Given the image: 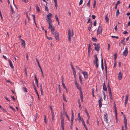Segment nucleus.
Listing matches in <instances>:
<instances>
[{
  "mask_svg": "<svg viewBox=\"0 0 130 130\" xmlns=\"http://www.w3.org/2000/svg\"><path fill=\"white\" fill-rule=\"evenodd\" d=\"M102 26L100 24H99L97 31V34L100 35L101 36H102Z\"/></svg>",
  "mask_w": 130,
  "mask_h": 130,
  "instance_id": "nucleus-1",
  "label": "nucleus"
},
{
  "mask_svg": "<svg viewBox=\"0 0 130 130\" xmlns=\"http://www.w3.org/2000/svg\"><path fill=\"white\" fill-rule=\"evenodd\" d=\"M93 44L95 46V50L97 51H99L100 48L99 44H97L95 43H93Z\"/></svg>",
  "mask_w": 130,
  "mask_h": 130,
  "instance_id": "nucleus-2",
  "label": "nucleus"
},
{
  "mask_svg": "<svg viewBox=\"0 0 130 130\" xmlns=\"http://www.w3.org/2000/svg\"><path fill=\"white\" fill-rule=\"evenodd\" d=\"M128 48L127 47H125V50L123 52L122 54L123 56H125V57H126L128 55Z\"/></svg>",
  "mask_w": 130,
  "mask_h": 130,
  "instance_id": "nucleus-3",
  "label": "nucleus"
},
{
  "mask_svg": "<svg viewBox=\"0 0 130 130\" xmlns=\"http://www.w3.org/2000/svg\"><path fill=\"white\" fill-rule=\"evenodd\" d=\"M52 16V14L51 13H49L47 15V19H46V20L47 21V22L52 21L51 20V18Z\"/></svg>",
  "mask_w": 130,
  "mask_h": 130,
  "instance_id": "nucleus-4",
  "label": "nucleus"
},
{
  "mask_svg": "<svg viewBox=\"0 0 130 130\" xmlns=\"http://www.w3.org/2000/svg\"><path fill=\"white\" fill-rule=\"evenodd\" d=\"M104 120L107 123H108V116L107 113L104 114Z\"/></svg>",
  "mask_w": 130,
  "mask_h": 130,
  "instance_id": "nucleus-5",
  "label": "nucleus"
},
{
  "mask_svg": "<svg viewBox=\"0 0 130 130\" xmlns=\"http://www.w3.org/2000/svg\"><path fill=\"white\" fill-rule=\"evenodd\" d=\"M53 34L54 35L56 40H59V34L56 31Z\"/></svg>",
  "mask_w": 130,
  "mask_h": 130,
  "instance_id": "nucleus-6",
  "label": "nucleus"
},
{
  "mask_svg": "<svg viewBox=\"0 0 130 130\" xmlns=\"http://www.w3.org/2000/svg\"><path fill=\"white\" fill-rule=\"evenodd\" d=\"M82 73L83 74L85 79H87L88 77V73L86 71L85 72H82Z\"/></svg>",
  "mask_w": 130,
  "mask_h": 130,
  "instance_id": "nucleus-7",
  "label": "nucleus"
},
{
  "mask_svg": "<svg viewBox=\"0 0 130 130\" xmlns=\"http://www.w3.org/2000/svg\"><path fill=\"white\" fill-rule=\"evenodd\" d=\"M128 95L127 94L126 96V99L124 102L125 107H126V104L127 103L128 101Z\"/></svg>",
  "mask_w": 130,
  "mask_h": 130,
  "instance_id": "nucleus-8",
  "label": "nucleus"
},
{
  "mask_svg": "<svg viewBox=\"0 0 130 130\" xmlns=\"http://www.w3.org/2000/svg\"><path fill=\"white\" fill-rule=\"evenodd\" d=\"M102 98H101L98 101L99 104V107L100 108L101 107L102 105Z\"/></svg>",
  "mask_w": 130,
  "mask_h": 130,
  "instance_id": "nucleus-9",
  "label": "nucleus"
},
{
  "mask_svg": "<svg viewBox=\"0 0 130 130\" xmlns=\"http://www.w3.org/2000/svg\"><path fill=\"white\" fill-rule=\"evenodd\" d=\"M20 40L22 41L21 45L22 47L25 48V41L22 39H21Z\"/></svg>",
  "mask_w": 130,
  "mask_h": 130,
  "instance_id": "nucleus-10",
  "label": "nucleus"
},
{
  "mask_svg": "<svg viewBox=\"0 0 130 130\" xmlns=\"http://www.w3.org/2000/svg\"><path fill=\"white\" fill-rule=\"evenodd\" d=\"M68 36H73V32L72 30V32H71V30L70 29H68Z\"/></svg>",
  "mask_w": 130,
  "mask_h": 130,
  "instance_id": "nucleus-11",
  "label": "nucleus"
},
{
  "mask_svg": "<svg viewBox=\"0 0 130 130\" xmlns=\"http://www.w3.org/2000/svg\"><path fill=\"white\" fill-rule=\"evenodd\" d=\"M118 78L120 80H121L122 79V74L120 71L118 73Z\"/></svg>",
  "mask_w": 130,
  "mask_h": 130,
  "instance_id": "nucleus-12",
  "label": "nucleus"
},
{
  "mask_svg": "<svg viewBox=\"0 0 130 130\" xmlns=\"http://www.w3.org/2000/svg\"><path fill=\"white\" fill-rule=\"evenodd\" d=\"M74 82H75V85L76 86L77 89H78L80 90L81 88L79 86V85L78 84V83H77L76 80H75Z\"/></svg>",
  "mask_w": 130,
  "mask_h": 130,
  "instance_id": "nucleus-13",
  "label": "nucleus"
},
{
  "mask_svg": "<svg viewBox=\"0 0 130 130\" xmlns=\"http://www.w3.org/2000/svg\"><path fill=\"white\" fill-rule=\"evenodd\" d=\"M94 57L95 58V60L94 61V62H95V64L96 63H98V58L97 57V55H95L94 56Z\"/></svg>",
  "mask_w": 130,
  "mask_h": 130,
  "instance_id": "nucleus-14",
  "label": "nucleus"
},
{
  "mask_svg": "<svg viewBox=\"0 0 130 130\" xmlns=\"http://www.w3.org/2000/svg\"><path fill=\"white\" fill-rule=\"evenodd\" d=\"M49 24V26L48 27V29H50V28H52L53 27V24L52 23V21H50V22H47Z\"/></svg>",
  "mask_w": 130,
  "mask_h": 130,
  "instance_id": "nucleus-15",
  "label": "nucleus"
},
{
  "mask_svg": "<svg viewBox=\"0 0 130 130\" xmlns=\"http://www.w3.org/2000/svg\"><path fill=\"white\" fill-rule=\"evenodd\" d=\"M91 45L90 44H88V52L89 53H90V52H91Z\"/></svg>",
  "mask_w": 130,
  "mask_h": 130,
  "instance_id": "nucleus-16",
  "label": "nucleus"
},
{
  "mask_svg": "<svg viewBox=\"0 0 130 130\" xmlns=\"http://www.w3.org/2000/svg\"><path fill=\"white\" fill-rule=\"evenodd\" d=\"M103 90L105 91H107V89L105 83H104L103 85Z\"/></svg>",
  "mask_w": 130,
  "mask_h": 130,
  "instance_id": "nucleus-17",
  "label": "nucleus"
},
{
  "mask_svg": "<svg viewBox=\"0 0 130 130\" xmlns=\"http://www.w3.org/2000/svg\"><path fill=\"white\" fill-rule=\"evenodd\" d=\"M9 65L10 67L12 68H14V67L13 66L12 62L11 60H9Z\"/></svg>",
  "mask_w": 130,
  "mask_h": 130,
  "instance_id": "nucleus-18",
  "label": "nucleus"
},
{
  "mask_svg": "<svg viewBox=\"0 0 130 130\" xmlns=\"http://www.w3.org/2000/svg\"><path fill=\"white\" fill-rule=\"evenodd\" d=\"M72 112V115H71V121H73V119H74V113L73 112V110H71Z\"/></svg>",
  "mask_w": 130,
  "mask_h": 130,
  "instance_id": "nucleus-19",
  "label": "nucleus"
},
{
  "mask_svg": "<svg viewBox=\"0 0 130 130\" xmlns=\"http://www.w3.org/2000/svg\"><path fill=\"white\" fill-rule=\"evenodd\" d=\"M54 1L55 3V7L56 9H57L58 6L57 0H54Z\"/></svg>",
  "mask_w": 130,
  "mask_h": 130,
  "instance_id": "nucleus-20",
  "label": "nucleus"
},
{
  "mask_svg": "<svg viewBox=\"0 0 130 130\" xmlns=\"http://www.w3.org/2000/svg\"><path fill=\"white\" fill-rule=\"evenodd\" d=\"M109 93L110 98L112 100H113L111 91L109 92Z\"/></svg>",
  "mask_w": 130,
  "mask_h": 130,
  "instance_id": "nucleus-21",
  "label": "nucleus"
},
{
  "mask_svg": "<svg viewBox=\"0 0 130 130\" xmlns=\"http://www.w3.org/2000/svg\"><path fill=\"white\" fill-rule=\"evenodd\" d=\"M10 9H11L10 13L11 14H13L14 13L13 10L12 8V6L11 5H10Z\"/></svg>",
  "mask_w": 130,
  "mask_h": 130,
  "instance_id": "nucleus-22",
  "label": "nucleus"
},
{
  "mask_svg": "<svg viewBox=\"0 0 130 130\" xmlns=\"http://www.w3.org/2000/svg\"><path fill=\"white\" fill-rule=\"evenodd\" d=\"M50 29L51 30V32L52 34L54 33V31L55 29V27H53L51 28H50Z\"/></svg>",
  "mask_w": 130,
  "mask_h": 130,
  "instance_id": "nucleus-23",
  "label": "nucleus"
},
{
  "mask_svg": "<svg viewBox=\"0 0 130 130\" xmlns=\"http://www.w3.org/2000/svg\"><path fill=\"white\" fill-rule=\"evenodd\" d=\"M103 59L102 58L101 59V68L102 70H103L104 69V67L103 66Z\"/></svg>",
  "mask_w": 130,
  "mask_h": 130,
  "instance_id": "nucleus-24",
  "label": "nucleus"
},
{
  "mask_svg": "<svg viewBox=\"0 0 130 130\" xmlns=\"http://www.w3.org/2000/svg\"><path fill=\"white\" fill-rule=\"evenodd\" d=\"M92 22H91V23H90V24L89 27H88V29L89 31H90L91 28V27H92Z\"/></svg>",
  "mask_w": 130,
  "mask_h": 130,
  "instance_id": "nucleus-25",
  "label": "nucleus"
},
{
  "mask_svg": "<svg viewBox=\"0 0 130 130\" xmlns=\"http://www.w3.org/2000/svg\"><path fill=\"white\" fill-rule=\"evenodd\" d=\"M105 19L106 20V22H108L109 20V18L107 17V14L105 17Z\"/></svg>",
  "mask_w": 130,
  "mask_h": 130,
  "instance_id": "nucleus-26",
  "label": "nucleus"
},
{
  "mask_svg": "<svg viewBox=\"0 0 130 130\" xmlns=\"http://www.w3.org/2000/svg\"><path fill=\"white\" fill-rule=\"evenodd\" d=\"M107 88L109 91V92L111 91V88L110 87V85L109 83L107 85Z\"/></svg>",
  "mask_w": 130,
  "mask_h": 130,
  "instance_id": "nucleus-27",
  "label": "nucleus"
},
{
  "mask_svg": "<svg viewBox=\"0 0 130 130\" xmlns=\"http://www.w3.org/2000/svg\"><path fill=\"white\" fill-rule=\"evenodd\" d=\"M79 79L80 80V83L82 84V78H81V76L80 74H79Z\"/></svg>",
  "mask_w": 130,
  "mask_h": 130,
  "instance_id": "nucleus-28",
  "label": "nucleus"
},
{
  "mask_svg": "<svg viewBox=\"0 0 130 130\" xmlns=\"http://www.w3.org/2000/svg\"><path fill=\"white\" fill-rule=\"evenodd\" d=\"M61 126L62 127V128H64V122H61Z\"/></svg>",
  "mask_w": 130,
  "mask_h": 130,
  "instance_id": "nucleus-29",
  "label": "nucleus"
},
{
  "mask_svg": "<svg viewBox=\"0 0 130 130\" xmlns=\"http://www.w3.org/2000/svg\"><path fill=\"white\" fill-rule=\"evenodd\" d=\"M36 10L37 11L38 13H39L40 12V9L39 7L37 6L36 7Z\"/></svg>",
  "mask_w": 130,
  "mask_h": 130,
  "instance_id": "nucleus-30",
  "label": "nucleus"
},
{
  "mask_svg": "<svg viewBox=\"0 0 130 130\" xmlns=\"http://www.w3.org/2000/svg\"><path fill=\"white\" fill-rule=\"evenodd\" d=\"M120 14L119 11V9L117 10L116 11V16L117 17Z\"/></svg>",
  "mask_w": 130,
  "mask_h": 130,
  "instance_id": "nucleus-31",
  "label": "nucleus"
},
{
  "mask_svg": "<svg viewBox=\"0 0 130 130\" xmlns=\"http://www.w3.org/2000/svg\"><path fill=\"white\" fill-rule=\"evenodd\" d=\"M73 121H71V126L70 128L71 129H72V126L73 124Z\"/></svg>",
  "mask_w": 130,
  "mask_h": 130,
  "instance_id": "nucleus-32",
  "label": "nucleus"
},
{
  "mask_svg": "<svg viewBox=\"0 0 130 130\" xmlns=\"http://www.w3.org/2000/svg\"><path fill=\"white\" fill-rule=\"evenodd\" d=\"M90 0H89L87 4V5L88 7L89 8L90 7Z\"/></svg>",
  "mask_w": 130,
  "mask_h": 130,
  "instance_id": "nucleus-33",
  "label": "nucleus"
},
{
  "mask_svg": "<svg viewBox=\"0 0 130 130\" xmlns=\"http://www.w3.org/2000/svg\"><path fill=\"white\" fill-rule=\"evenodd\" d=\"M124 124H127V119H126V118L125 117H124Z\"/></svg>",
  "mask_w": 130,
  "mask_h": 130,
  "instance_id": "nucleus-34",
  "label": "nucleus"
},
{
  "mask_svg": "<svg viewBox=\"0 0 130 130\" xmlns=\"http://www.w3.org/2000/svg\"><path fill=\"white\" fill-rule=\"evenodd\" d=\"M78 120L79 122H80L81 121L82 122L83 121V118L80 117V118H78Z\"/></svg>",
  "mask_w": 130,
  "mask_h": 130,
  "instance_id": "nucleus-35",
  "label": "nucleus"
},
{
  "mask_svg": "<svg viewBox=\"0 0 130 130\" xmlns=\"http://www.w3.org/2000/svg\"><path fill=\"white\" fill-rule=\"evenodd\" d=\"M92 40L93 41L96 42L97 41V39L95 38L92 37Z\"/></svg>",
  "mask_w": 130,
  "mask_h": 130,
  "instance_id": "nucleus-36",
  "label": "nucleus"
},
{
  "mask_svg": "<svg viewBox=\"0 0 130 130\" xmlns=\"http://www.w3.org/2000/svg\"><path fill=\"white\" fill-rule=\"evenodd\" d=\"M78 103L79 105V107L80 108V109L81 108V104H80V100L79 99L78 100Z\"/></svg>",
  "mask_w": 130,
  "mask_h": 130,
  "instance_id": "nucleus-37",
  "label": "nucleus"
},
{
  "mask_svg": "<svg viewBox=\"0 0 130 130\" xmlns=\"http://www.w3.org/2000/svg\"><path fill=\"white\" fill-rule=\"evenodd\" d=\"M23 89L24 90V91L25 92H27V89L25 87H23Z\"/></svg>",
  "mask_w": 130,
  "mask_h": 130,
  "instance_id": "nucleus-38",
  "label": "nucleus"
},
{
  "mask_svg": "<svg viewBox=\"0 0 130 130\" xmlns=\"http://www.w3.org/2000/svg\"><path fill=\"white\" fill-rule=\"evenodd\" d=\"M55 18L56 19V21H58L59 20V19H58V17L57 16V15H56V14L55 15Z\"/></svg>",
  "mask_w": 130,
  "mask_h": 130,
  "instance_id": "nucleus-39",
  "label": "nucleus"
},
{
  "mask_svg": "<svg viewBox=\"0 0 130 130\" xmlns=\"http://www.w3.org/2000/svg\"><path fill=\"white\" fill-rule=\"evenodd\" d=\"M114 58L115 59V60L117 58V54L116 53H115L114 54Z\"/></svg>",
  "mask_w": 130,
  "mask_h": 130,
  "instance_id": "nucleus-40",
  "label": "nucleus"
},
{
  "mask_svg": "<svg viewBox=\"0 0 130 130\" xmlns=\"http://www.w3.org/2000/svg\"><path fill=\"white\" fill-rule=\"evenodd\" d=\"M125 126V130H127V124H124Z\"/></svg>",
  "mask_w": 130,
  "mask_h": 130,
  "instance_id": "nucleus-41",
  "label": "nucleus"
},
{
  "mask_svg": "<svg viewBox=\"0 0 130 130\" xmlns=\"http://www.w3.org/2000/svg\"><path fill=\"white\" fill-rule=\"evenodd\" d=\"M9 107H10V108L11 109L13 110V111H15V109L12 106H9Z\"/></svg>",
  "mask_w": 130,
  "mask_h": 130,
  "instance_id": "nucleus-42",
  "label": "nucleus"
},
{
  "mask_svg": "<svg viewBox=\"0 0 130 130\" xmlns=\"http://www.w3.org/2000/svg\"><path fill=\"white\" fill-rule=\"evenodd\" d=\"M82 124L84 125V127H85L86 126V125H85V122L84 121H82Z\"/></svg>",
  "mask_w": 130,
  "mask_h": 130,
  "instance_id": "nucleus-43",
  "label": "nucleus"
},
{
  "mask_svg": "<svg viewBox=\"0 0 130 130\" xmlns=\"http://www.w3.org/2000/svg\"><path fill=\"white\" fill-rule=\"evenodd\" d=\"M121 43L122 44H124L125 45L126 44L125 43L124 41V40H122L121 41Z\"/></svg>",
  "mask_w": 130,
  "mask_h": 130,
  "instance_id": "nucleus-44",
  "label": "nucleus"
},
{
  "mask_svg": "<svg viewBox=\"0 0 130 130\" xmlns=\"http://www.w3.org/2000/svg\"><path fill=\"white\" fill-rule=\"evenodd\" d=\"M45 11H48V8L47 6H45Z\"/></svg>",
  "mask_w": 130,
  "mask_h": 130,
  "instance_id": "nucleus-45",
  "label": "nucleus"
},
{
  "mask_svg": "<svg viewBox=\"0 0 130 130\" xmlns=\"http://www.w3.org/2000/svg\"><path fill=\"white\" fill-rule=\"evenodd\" d=\"M95 5H96V1L95 0L94 1V3L93 4V8H95Z\"/></svg>",
  "mask_w": 130,
  "mask_h": 130,
  "instance_id": "nucleus-46",
  "label": "nucleus"
},
{
  "mask_svg": "<svg viewBox=\"0 0 130 130\" xmlns=\"http://www.w3.org/2000/svg\"><path fill=\"white\" fill-rule=\"evenodd\" d=\"M66 117L68 119V120H70L69 118V117L68 115H67V114L66 113Z\"/></svg>",
  "mask_w": 130,
  "mask_h": 130,
  "instance_id": "nucleus-47",
  "label": "nucleus"
},
{
  "mask_svg": "<svg viewBox=\"0 0 130 130\" xmlns=\"http://www.w3.org/2000/svg\"><path fill=\"white\" fill-rule=\"evenodd\" d=\"M96 20H95L94 22L93 23V25L94 26H96Z\"/></svg>",
  "mask_w": 130,
  "mask_h": 130,
  "instance_id": "nucleus-48",
  "label": "nucleus"
},
{
  "mask_svg": "<svg viewBox=\"0 0 130 130\" xmlns=\"http://www.w3.org/2000/svg\"><path fill=\"white\" fill-rule=\"evenodd\" d=\"M61 122H64V119L63 117L61 118Z\"/></svg>",
  "mask_w": 130,
  "mask_h": 130,
  "instance_id": "nucleus-49",
  "label": "nucleus"
},
{
  "mask_svg": "<svg viewBox=\"0 0 130 130\" xmlns=\"http://www.w3.org/2000/svg\"><path fill=\"white\" fill-rule=\"evenodd\" d=\"M36 92L37 95V96H38V98L39 99V100L40 98H39V95L38 94V92L37 91V90H36Z\"/></svg>",
  "mask_w": 130,
  "mask_h": 130,
  "instance_id": "nucleus-50",
  "label": "nucleus"
},
{
  "mask_svg": "<svg viewBox=\"0 0 130 130\" xmlns=\"http://www.w3.org/2000/svg\"><path fill=\"white\" fill-rule=\"evenodd\" d=\"M83 2V0H80V1L79 3V5H80Z\"/></svg>",
  "mask_w": 130,
  "mask_h": 130,
  "instance_id": "nucleus-51",
  "label": "nucleus"
},
{
  "mask_svg": "<svg viewBox=\"0 0 130 130\" xmlns=\"http://www.w3.org/2000/svg\"><path fill=\"white\" fill-rule=\"evenodd\" d=\"M47 38L49 40H52V37H47Z\"/></svg>",
  "mask_w": 130,
  "mask_h": 130,
  "instance_id": "nucleus-52",
  "label": "nucleus"
},
{
  "mask_svg": "<svg viewBox=\"0 0 130 130\" xmlns=\"http://www.w3.org/2000/svg\"><path fill=\"white\" fill-rule=\"evenodd\" d=\"M111 36L112 38H116L117 39H118V36Z\"/></svg>",
  "mask_w": 130,
  "mask_h": 130,
  "instance_id": "nucleus-53",
  "label": "nucleus"
},
{
  "mask_svg": "<svg viewBox=\"0 0 130 130\" xmlns=\"http://www.w3.org/2000/svg\"><path fill=\"white\" fill-rule=\"evenodd\" d=\"M72 36H68V41H70L71 40V37H72Z\"/></svg>",
  "mask_w": 130,
  "mask_h": 130,
  "instance_id": "nucleus-54",
  "label": "nucleus"
},
{
  "mask_svg": "<svg viewBox=\"0 0 130 130\" xmlns=\"http://www.w3.org/2000/svg\"><path fill=\"white\" fill-rule=\"evenodd\" d=\"M114 108L115 109V112H116L117 110H116V104H115V103L114 104Z\"/></svg>",
  "mask_w": 130,
  "mask_h": 130,
  "instance_id": "nucleus-55",
  "label": "nucleus"
},
{
  "mask_svg": "<svg viewBox=\"0 0 130 130\" xmlns=\"http://www.w3.org/2000/svg\"><path fill=\"white\" fill-rule=\"evenodd\" d=\"M72 70L73 74H75V73H76L75 69H73Z\"/></svg>",
  "mask_w": 130,
  "mask_h": 130,
  "instance_id": "nucleus-56",
  "label": "nucleus"
},
{
  "mask_svg": "<svg viewBox=\"0 0 130 130\" xmlns=\"http://www.w3.org/2000/svg\"><path fill=\"white\" fill-rule=\"evenodd\" d=\"M63 99L66 102H67V100H66V99H65V96H64V94L63 95Z\"/></svg>",
  "mask_w": 130,
  "mask_h": 130,
  "instance_id": "nucleus-57",
  "label": "nucleus"
},
{
  "mask_svg": "<svg viewBox=\"0 0 130 130\" xmlns=\"http://www.w3.org/2000/svg\"><path fill=\"white\" fill-rule=\"evenodd\" d=\"M40 90H43L42 87V85L41 84L40 85Z\"/></svg>",
  "mask_w": 130,
  "mask_h": 130,
  "instance_id": "nucleus-58",
  "label": "nucleus"
},
{
  "mask_svg": "<svg viewBox=\"0 0 130 130\" xmlns=\"http://www.w3.org/2000/svg\"><path fill=\"white\" fill-rule=\"evenodd\" d=\"M44 116H45L44 119V122L46 123V117L45 115H44Z\"/></svg>",
  "mask_w": 130,
  "mask_h": 130,
  "instance_id": "nucleus-59",
  "label": "nucleus"
},
{
  "mask_svg": "<svg viewBox=\"0 0 130 130\" xmlns=\"http://www.w3.org/2000/svg\"><path fill=\"white\" fill-rule=\"evenodd\" d=\"M62 85H63V87L64 88H66V87L65 85V84H64V83H62Z\"/></svg>",
  "mask_w": 130,
  "mask_h": 130,
  "instance_id": "nucleus-60",
  "label": "nucleus"
},
{
  "mask_svg": "<svg viewBox=\"0 0 130 130\" xmlns=\"http://www.w3.org/2000/svg\"><path fill=\"white\" fill-rule=\"evenodd\" d=\"M110 48V45L109 44H108V50H109Z\"/></svg>",
  "mask_w": 130,
  "mask_h": 130,
  "instance_id": "nucleus-61",
  "label": "nucleus"
},
{
  "mask_svg": "<svg viewBox=\"0 0 130 130\" xmlns=\"http://www.w3.org/2000/svg\"><path fill=\"white\" fill-rule=\"evenodd\" d=\"M127 33L126 31H125L123 32V34H127Z\"/></svg>",
  "mask_w": 130,
  "mask_h": 130,
  "instance_id": "nucleus-62",
  "label": "nucleus"
},
{
  "mask_svg": "<svg viewBox=\"0 0 130 130\" xmlns=\"http://www.w3.org/2000/svg\"><path fill=\"white\" fill-rule=\"evenodd\" d=\"M114 29H115V30H117V25H116L115 28H114Z\"/></svg>",
  "mask_w": 130,
  "mask_h": 130,
  "instance_id": "nucleus-63",
  "label": "nucleus"
},
{
  "mask_svg": "<svg viewBox=\"0 0 130 130\" xmlns=\"http://www.w3.org/2000/svg\"><path fill=\"white\" fill-rule=\"evenodd\" d=\"M120 2L119 1H118L117 2V3H116V4L118 5V4H120Z\"/></svg>",
  "mask_w": 130,
  "mask_h": 130,
  "instance_id": "nucleus-64",
  "label": "nucleus"
}]
</instances>
